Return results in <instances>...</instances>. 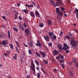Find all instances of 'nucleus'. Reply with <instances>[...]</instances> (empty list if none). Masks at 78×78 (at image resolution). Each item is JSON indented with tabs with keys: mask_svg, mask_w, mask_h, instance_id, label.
<instances>
[{
	"mask_svg": "<svg viewBox=\"0 0 78 78\" xmlns=\"http://www.w3.org/2000/svg\"><path fill=\"white\" fill-rule=\"evenodd\" d=\"M56 12L60 16L58 17L59 18H61V16H64V13L62 11H60V9L58 8L56 9Z\"/></svg>",
	"mask_w": 78,
	"mask_h": 78,
	"instance_id": "obj_1",
	"label": "nucleus"
},
{
	"mask_svg": "<svg viewBox=\"0 0 78 78\" xmlns=\"http://www.w3.org/2000/svg\"><path fill=\"white\" fill-rule=\"evenodd\" d=\"M31 66L30 69L32 71H33L34 73H35L36 71H35V65L34 63V62L33 60L31 61V63H30Z\"/></svg>",
	"mask_w": 78,
	"mask_h": 78,
	"instance_id": "obj_2",
	"label": "nucleus"
},
{
	"mask_svg": "<svg viewBox=\"0 0 78 78\" xmlns=\"http://www.w3.org/2000/svg\"><path fill=\"white\" fill-rule=\"evenodd\" d=\"M70 45H72V47H75L77 45V44L75 40H72L70 41Z\"/></svg>",
	"mask_w": 78,
	"mask_h": 78,
	"instance_id": "obj_3",
	"label": "nucleus"
},
{
	"mask_svg": "<svg viewBox=\"0 0 78 78\" xmlns=\"http://www.w3.org/2000/svg\"><path fill=\"white\" fill-rule=\"evenodd\" d=\"M62 3H63V2L62 1V0H59L58 2H56V4H55V5H54V7H56V6H58L59 5H62Z\"/></svg>",
	"mask_w": 78,
	"mask_h": 78,
	"instance_id": "obj_4",
	"label": "nucleus"
},
{
	"mask_svg": "<svg viewBox=\"0 0 78 78\" xmlns=\"http://www.w3.org/2000/svg\"><path fill=\"white\" fill-rule=\"evenodd\" d=\"M43 37L44 38L45 40V41H48V42H49V41H50V38L48 35H47L46 36H43Z\"/></svg>",
	"mask_w": 78,
	"mask_h": 78,
	"instance_id": "obj_5",
	"label": "nucleus"
},
{
	"mask_svg": "<svg viewBox=\"0 0 78 78\" xmlns=\"http://www.w3.org/2000/svg\"><path fill=\"white\" fill-rule=\"evenodd\" d=\"M30 30L28 29H26L25 30V33L26 36H28L30 35Z\"/></svg>",
	"mask_w": 78,
	"mask_h": 78,
	"instance_id": "obj_6",
	"label": "nucleus"
},
{
	"mask_svg": "<svg viewBox=\"0 0 78 78\" xmlns=\"http://www.w3.org/2000/svg\"><path fill=\"white\" fill-rule=\"evenodd\" d=\"M48 36H49L50 37H51V39L52 40L53 39V35H54V33L52 31L49 32H48Z\"/></svg>",
	"mask_w": 78,
	"mask_h": 78,
	"instance_id": "obj_7",
	"label": "nucleus"
},
{
	"mask_svg": "<svg viewBox=\"0 0 78 78\" xmlns=\"http://www.w3.org/2000/svg\"><path fill=\"white\" fill-rule=\"evenodd\" d=\"M58 50L59 51H62V46L60 44H58Z\"/></svg>",
	"mask_w": 78,
	"mask_h": 78,
	"instance_id": "obj_8",
	"label": "nucleus"
},
{
	"mask_svg": "<svg viewBox=\"0 0 78 78\" xmlns=\"http://www.w3.org/2000/svg\"><path fill=\"white\" fill-rule=\"evenodd\" d=\"M37 43L36 44V45L37 47H41L42 45V44H41V41L38 40H37Z\"/></svg>",
	"mask_w": 78,
	"mask_h": 78,
	"instance_id": "obj_9",
	"label": "nucleus"
},
{
	"mask_svg": "<svg viewBox=\"0 0 78 78\" xmlns=\"http://www.w3.org/2000/svg\"><path fill=\"white\" fill-rule=\"evenodd\" d=\"M28 45L29 47H31L33 45V41H30V43H28Z\"/></svg>",
	"mask_w": 78,
	"mask_h": 78,
	"instance_id": "obj_10",
	"label": "nucleus"
},
{
	"mask_svg": "<svg viewBox=\"0 0 78 78\" xmlns=\"http://www.w3.org/2000/svg\"><path fill=\"white\" fill-rule=\"evenodd\" d=\"M74 14H76V16L77 18L78 19V9H76L74 11Z\"/></svg>",
	"mask_w": 78,
	"mask_h": 78,
	"instance_id": "obj_11",
	"label": "nucleus"
},
{
	"mask_svg": "<svg viewBox=\"0 0 78 78\" xmlns=\"http://www.w3.org/2000/svg\"><path fill=\"white\" fill-rule=\"evenodd\" d=\"M59 53V51H57L56 50H55L53 51V55H56Z\"/></svg>",
	"mask_w": 78,
	"mask_h": 78,
	"instance_id": "obj_12",
	"label": "nucleus"
},
{
	"mask_svg": "<svg viewBox=\"0 0 78 78\" xmlns=\"http://www.w3.org/2000/svg\"><path fill=\"white\" fill-rule=\"evenodd\" d=\"M39 53H40V54H41V55H42L43 58H45V57L46 55L45 53V52H42L41 51H39Z\"/></svg>",
	"mask_w": 78,
	"mask_h": 78,
	"instance_id": "obj_13",
	"label": "nucleus"
},
{
	"mask_svg": "<svg viewBox=\"0 0 78 78\" xmlns=\"http://www.w3.org/2000/svg\"><path fill=\"white\" fill-rule=\"evenodd\" d=\"M70 48V47L69 46H68L67 47H63L62 49L63 50H64L65 51H66V50H67L68 49H69Z\"/></svg>",
	"mask_w": 78,
	"mask_h": 78,
	"instance_id": "obj_14",
	"label": "nucleus"
},
{
	"mask_svg": "<svg viewBox=\"0 0 78 78\" xmlns=\"http://www.w3.org/2000/svg\"><path fill=\"white\" fill-rule=\"evenodd\" d=\"M2 45H6V44H8V42L7 41L5 42L4 41H2Z\"/></svg>",
	"mask_w": 78,
	"mask_h": 78,
	"instance_id": "obj_15",
	"label": "nucleus"
},
{
	"mask_svg": "<svg viewBox=\"0 0 78 78\" xmlns=\"http://www.w3.org/2000/svg\"><path fill=\"white\" fill-rule=\"evenodd\" d=\"M49 1H50V3H51L52 5H54H54H55L56 4H55V2L54 1H53V0H49Z\"/></svg>",
	"mask_w": 78,
	"mask_h": 78,
	"instance_id": "obj_16",
	"label": "nucleus"
},
{
	"mask_svg": "<svg viewBox=\"0 0 78 78\" xmlns=\"http://www.w3.org/2000/svg\"><path fill=\"white\" fill-rule=\"evenodd\" d=\"M71 37H70L69 36V35H67L66 36V37H65L64 38V40H66V39H70L71 38Z\"/></svg>",
	"mask_w": 78,
	"mask_h": 78,
	"instance_id": "obj_17",
	"label": "nucleus"
},
{
	"mask_svg": "<svg viewBox=\"0 0 78 78\" xmlns=\"http://www.w3.org/2000/svg\"><path fill=\"white\" fill-rule=\"evenodd\" d=\"M25 6H27V7H28V8H32V7H33V5L32 4L29 5L26 4Z\"/></svg>",
	"mask_w": 78,
	"mask_h": 78,
	"instance_id": "obj_18",
	"label": "nucleus"
},
{
	"mask_svg": "<svg viewBox=\"0 0 78 78\" xmlns=\"http://www.w3.org/2000/svg\"><path fill=\"white\" fill-rule=\"evenodd\" d=\"M19 28H20V30L24 31V28H23V26H20L19 27Z\"/></svg>",
	"mask_w": 78,
	"mask_h": 78,
	"instance_id": "obj_19",
	"label": "nucleus"
},
{
	"mask_svg": "<svg viewBox=\"0 0 78 78\" xmlns=\"http://www.w3.org/2000/svg\"><path fill=\"white\" fill-rule=\"evenodd\" d=\"M47 23L49 25H52V23H51V21L50 20H48Z\"/></svg>",
	"mask_w": 78,
	"mask_h": 78,
	"instance_id": "obj_20",
	"label": "nucleus"
},
{
	"mask_svg": "<svg viewBox=\"0 0 78 78\" xmlns=\"http://www.w3.org/2000/svg\"><path fill=\"white\" fill-rule=\"evenodd\" d=\"M30 16H31V17H35V15H34V13H33V12H31L30 13Z\"/></svg>",
	"mask_w": 78,
	"mask_h": 78,
	"instance_id": "obj_21",
	"label": "nucleus"
},
{
	"mask_svg": "<svg viewBox=\"0 0 78 78\" xmlns=\"http://www.w3.org/2000/svg\"><path fill=\"white\" fill-rule=\"evenodd\" d=\"M17 55L16 53H15V54L14 56L13 57V59H15V60H17Z\"/></svg>",
	"mask_w": 78,
	"mask_h": 78,
	"instance_id": "obj_22",
	"label": "nucleus"
},
{
	"mask_svg": "<svg viewBox=\"0 0 78 78\" xmlns=\"http://www.w3.org/2000/svg\"><path fill=\"white\" fill-rule=\"evenodd\" d=\"M22 11H23V12H24L25 13H28V11L27 9L22 10Z\"/></svg>",
	"mask_w": 78,
	"mask_h": 78,
	"instance_id": "obj_23",
	"label": "nucleus"
},
{
	"mask_svg": "<svg viewBox=\"0 0 78 78\" xmlns=\"http://www.w3.org/2000/svg\"><path fill=\"white\" fill-rule=\"evenodd\" d=\"M35 14L36 16H37V17H39V16H37L39 15V12H38V11H36L35 12Z\"/></svg>",
	"mask_w": 78,
	"mask_h": 78,
	"instance_id": "obj_24",
	"label": "nucleus"
},
{
	"mask_svg": "<svg viewBox=\"0 0 78 78\" xmlns=\"http://www.w3.org/2000/svg\"><path fill=\"white\" fill-rule=\"evenodd\" d=\"M64 61V58H60V62L61 63H63Z\"/></svg>",
	"mask_w": 78,
	"mask_h": 78,
	"instance_id": "obj_25",
	"label": "nucleus"
},
{
	"mask_svg": "<svg viewBox=\"0 0 78 78\" xmlns=\"http://www.w3.org/2000/svg\"><path fill=\"white\" fill-rule=\"evenodd\" d=\"M36 55H37L38 57H39V58H40L41 57V54H39V53L37 52H36L35 53Z\"/></svg>",
	"mask_w": 78,
	"mask_h": 78,
	"instance_id": "obj_26",
	"label": "nucleus"
},
{
	"mask_svg": "<svg viewBox=\"0 0 78 78\" xmlns=\"http://www.w3.org/2000/svg\"><path fill=\"white\" fill-rule=\"evenodd\" d=\"M43 61L44 62L45 64H48V60L44 59L43 60Z\"/></svg>",
	"mask_w": 78,
	"mask_h": 78,
	"instance_id": "obj_27",
	"label": "nucleus"
},
{
	"mask_svg": "<svg viewBox=\"0 0 78 78\" xmlns=\"http://www.w3.org/2000/svg\"><path fill=\"white\" fill-rule=\"evenodd\" d=\"M35 62L37 66H39V62L37 61V60H35Z\"/></svg>",
	"mask_w": 78,
	"mask_h": 78,
	"instance_id": "obj_28",
	"label": "nucleus"
},
{
	"mask_svg": "<svg viewBox=\"0 0 78 78\" xmlns=\"http://www.w3.org/2000/svg\"><path fill=\"white\" fill-rule=\"evenodd\" d=\"M10 47L13 50L14 49V47H13V45L12 44H10Z\"/></svg>",
	"mask_w": 78,
	"mask_h": 78,
	"instance_id": "obj_29",
	"label": "nucleus"
},
{
	"mask_svg": "<svg viewBox=\"0 0 78 78\" xmlns=\"http://www.w3.org/2000/svg\"><path fill=\"white\" fill-rule=\"evenodd\" d=\"M56 38H57V37H56V35H54L52 36V39H54V40H55V39H56Z\"/></svg>",
	"mask_w": 78,
	"mask_h": 78,
	"instance_id": "obj_30",
	"label": "nucleus"
},
{
	"mask_svg": "<svg viewBox=\"0 0 78 78\" xmlns=\"http://www.w3.org/2000/svg\"><path fill=\"white\" fill-rule=\"evenodd\" d=\"M13 29L16 32L18 31V29L16 27H13Z\"/></svg>",
	"mask_w": 78,
	"mask_h": 78,
	"instance_id": "obj_31",
	"label": "nucleus"
},
{
	"mask_svg": "<svg viewBox=\"0 0 78 78\" xmlns=\"http://www.w3.org/2000/svg\"><path fill=\"white\" fill-rule=\"evenodd\" d=\"M39 26H40V27H41L42 28L44 27V25L43 23H41L39 24Z\"/></svg>",
	"mask_w": 78,
	"mask_h": 78,
	"instance_id": "obj_32",
	"label": "nucleus"
},
{
	"mask_svg": "<svg viewBox=\"0 0 78 78\" xmlns=\"http://www.w3.org/2000/svg\"><path fill=\"white\" fill-rule=\"evenodd\" d=\"M8 36L9 38H11V35H10V31H8Z\"/></svg>",
	"mask_w": 78,
	"mask_h": 78,
	"instance_id": "obj_33",
	"label": "nucleus"
},
{
	"mask_svg": "<svg viewBox=\"0 0 78 78\" xmlns=\"http://www.w3.org/2000/svg\"><path fill=\"white\" fill-rule=\"evenodd\" d=\"M15 42L16 44L17 45V46L19 48L20 47V46H19V44L18 43V42L16 41H15Z\"/></svg>",
	"mask_w": 78,
	"mask_h": 78,
	"instance_id": "obj_34",
	"label": "nucleus"
},
{
	"mask_svg": "<svg viewBox=\"0 0 78 78\" xmlns=\"http://www.w3.org/2000/svg\"><path fill=\"white\" fill-rule=\"evenodd\" d=\"M29 55H32V51L31 49H29Z\"/></svg>",
	"mask_w": 78,
	"mask_h": 78,
	"instance_id": "obj_35",
	"label": "nucleus"
},
{
	"mask_svg": "<svg viewBox=\"0 0 78 78\" xmlns=\"http://www.w3.org/2000/svg\"><path fill=\"white\" fill-rule=\"evenodd\" d=\"M60 57H61L60 59H64V55H62L61 54L59 55Z\"/></svg>",
	"mask_w": 78,
	"mask_h": 78,
	"instance_id": "obj_36",
	"label": "nucleus"
},
{
	"mask_svg": "<svg viewBox=\"0 0 78 78\" xmlns=\"http://www.w3.org/2000/svg\"><path fill=\"white\" fill-rule=\"evenodd\" d=\"M18 16V14H16L15 15V19H17V16Z\"/></svg>",
	"mask_w": 78,
	"mask_h": 78,
	"instance_id": "obj_37",
	"label": "nucleus"
},
{
	"mask_svg": "<svg viewBox=\"0 0 78 78\" xmlns=\"http://www.w3.org/2000/svg\"><path fill=\"white\" fill-rule=\"evenodd\" d=\"M63 45H64V47H68V46H68L67 45V44L66 43H64L63 44Z\"/></svg>",
	"mask_w": 78,
	"mask_h": 78,
	"instance_id": "obj_38",
	"label": "nucleus"
},
{
	"mask_svg": "<svg viewBox=\"0 0 78 78\" xmlns=\"http://www.w3.org/2000/svg\"><path fill=\"white\" fill-rule=\"evenodd\" d=\"M48 46H49V47H52V43H49L48 44Z\"/></svg>",
	"mask_w": 78,
	"mask_h": 78,
	"instance_id": "obj_39",
	"label": "nucleus"
},
{
	"mask_svg": "<svg viewBox=\"0 0 78 78\" xmlns=\"http://www.w3.org/2000/svg\"><path fill=\"white\" fill-rule=\"evenodd\" d=\"M61 64L62 68H63V69H64V68H65V66H64V64Z\"/></svg>",
	"mask_w": 78,
	"mask_h": 78,
	"instance_id": "obj_40",
	"label": "nucleus"
},
{
	"mask_svg": "<svg viewBox=\"0 0 78 78\" xmlns=\"http://www.w3.org/2000/svg\"><path fill=\"white\" fill-rule=\"evenodd\" d=\"M37 78H40V73H38L37 74Z\"/></svg>",
	"mask_w": 78,
	"mask_h": 78,
	"instance_id": "obj_41",
	"label": "nucleus"
},
{
	"mask_svg": "<svg viewBox=\"0 0 78 78\" xmlns=\"http://www.w3.org/2000/svg\"><path fill=\"white\" fill-rule=\"evenodd\" d=\"M61 10L62 11H64V7H62L61 8H60Z\"/></svg>",
	"mask_w": 78,
	"mask_h": 78,
	"instance_id": "obj_42",
	"label": "nucleus"
},
{
	"mask_svg": "<svg viewBox=\"0 0 78 78\" xmlns=\"http://www.w3.org/2000/svg\"><path fill=\"white\" fill-rule=\"evenodd\" d=\"M23 26L25 28H27V24H26V23H24Z\"/></svg>",
	"mask_w": 78,
	"mask_h": 78,
	"instance_id": "obj_43",
	"label": "nucleus"
},
{
	"mask_svg": "<svg viewBox=\"0 0 78 78\" xmlns=\"http://www.w3.org/2000/svg\"><path fill=\"white\" fill-rule=\"evenodd\" d=\"M63 34V32H62V31H61L60 34V36H62V35Z\"/></svg>",
	"mask_w": 78,
	"mask_h": 78,
	"instance_id": "obj_44",
	"label": "nucleus"
},
{
	"mask_svg": "<svg viewBox=\"0 0 78 78\" xmlns=\"http://www.w3.org/2000/svg\"><path fill=\"white\" fill-rule=\"evenodd\" d=\"M20 59L21 62H23V59H22V57L20 58Z\"/></svg>",
	"mask_w": 78,
	"mask_h": 78,
	"instance_id": "obj_45",
	"label": "nucleus"
},
{
	"mask_svg": "<svg viewBox=\"0 0 78 78\" xmlns=\"http://www.w3.org/2000/svg\"><path fill=\"white\" fill-rule=\"evenodd\" d=\"M75 66L77 67H78V62H76L75 63Z\"/></svg>",
	"mask_w": 78,
	"mask_h": 78,
	"instance_id": "obj_46",
	"label": "nucleus"
},
{
	"mask_svg": "<svg viewBox=\"0 0 78 78\" xmlns=\"http://www.w3.org/2000/svg\"><path fill=\"white\" fill-rule=\"evenodd\" d=\"M36 69H37V70H38V71H39V66H37Z\"/></svg>",
	"mask_w": 78,
	"mask_h": 78,
	"instance_id": "obj_47",
	"label": "nucleus"
},
{
	"mask_svg": "<svg viewBox=\"0 0 78 78\" xmlns=\"http://www.w3.org/2000/svg\"><path fill=\"white\" fill-rule=\"evenodd\" d=\"M6 52L7 53H8V54H10V53H11L10 51H7Z\"/></svg>",
	"mask_w": 78,
	"mask_h": 78,
	"instance_id": "obj_48",
	"label": "nucleus"
},
{
	"mask_svg": "<svg viewBox=\"0 0 78 78\" xmlns=\"http://www.w3.org/2000/svg\"><path fill=\"white\" fill-rule=\"evenodd\" d=\"M53 72H57V70L55 69H53Z\"/></svg>",
	"mask_w": 78,
	"mask_h": 78,
	"instance_id": "obj_49",
	"label": "nucleus"
},
{
	"mask_svg": "<svg viewBox=\"0 0 78 78\" xmlns=\"http://www.w3.org/2000/svg\"><path fill=\"white\" fill-rule=\"evenodd\" d=\"M19 19L20 20H22V18L20 17V16H19Z\"/></svg>",
	"mask_w": 78,
	"mask_h": 78,
	"instance_id": "obj_50",
	"label": "nucleus"
},
{
	"mask_svg": "<svg viewBox=\"0 0 78 78\" xmlns=\"http://www.w3.org/2000/svg\"><path fill=\"white\" fill-rule=\"evenodd\" d=\"M2 17L3 19H6V17L5 16H2Z\"/></svg>",
	"mask_w": 78,
	"mask_h": 78,
	"instance_id": "obj_51",
	"label": "nucleus"
},
{
	"mask_svg": "<svg viewBox=\"0 0 78 78\" xmlns=\"http://www.w3.org/2000/svg\"><path fill=\"white\" fill-rule=\"evenodd\" d=\"M37 9H39V8H40V5H37Z\"/></svg>",
	"mask_w": 78,
	"mask_h": 78,
	"instance_id": "obj_52",
	"label": "nucleus"
},
{
	"mask_svg": "<svg viewBox=\"0 0 78 78\" xmlns=\"http://www.w3.org/2000/svg\"><path fill=\"white\" fill-rule=\"evenodd\" d=\"M6 77L7 78H12L11 76H10V75L7 76Z\"/></svg>",
	"mask_w": 78,
	"mask_h": 78,
	"instance_id": "obj_53",
	"label": "nucleus"
},
{
	"mask_svg": "<svg viewBox=\"0 0 78 78\" xmlns=\"http://www.w3.org/2000/svg\"><path fill=\"white\" fill-rule=\"evenodd\" d=\"M72 62H69L68 63V64L69 65V66H70L72 65Z\"/></svg>",
	"mask_w": 78,
	"mask_h": 78,
	"instance_id": "obj_54",
	"label": "nucleus"
},
{
	"mask_svg": "<svg viewBox=\"0 0 78 78\" xmlns=\"http://www.w3.org/2000/svg\"><path fill=\"white\" fill-rule=\"evenodd\" d=\"M6 16H9V12H6Z\"/></svg>",
	"mask_w": 78,
	"mask_h": 78,
	"instance_id": "obj_55",
	"label": "nucleus"
},
{
	"mask_svg": "<svg viewBox=\"0 0 78 78\" xmlns=\"http://www.w3.org/2000/svg\"><path fill=\"white\" fill-rule=\"evenodd\" d=\"M56 58L57 59H59L60 58V56H58V57H56Z\"/></svg>",
	"mask_w": 78,
	"mask_h": 78,
	"instance_id": "obj_56",
	"label": "nucleus"
},
{
	"mask_svg": "<svg viewBox=\"0 0 78 78\" xmlns=\"http://www.w3.org/2000/svg\"><path fill=\"white\" fill-rule=\"evenodd\" d=\"M20 5V3H19L17 4V5L18 7H19V6Z\"/></svg>",
	"mask_w": 78,
	"mask_h": 78,
	"instance_id": "obj_57",
	"label": "nucleus"
},
{
	"mask_svg": "<svg viewBox=\"0 0 78 78\" xmlns=\"http://www.w3.org/2000/svg\"><path fill=\"white\" fill-rule=\"evenodd\" d=\"M76 59L75 58H74L73 59V62H76Z\"/></svg>",
	"mask_w": 78,
	"mask_h": 78,
	"instance_id": "obj_58",
	"label": "nucleus"
},
{
	"mask_svg": "<svg viewBox=\"0 0 78 78\" xmlns=\"http://www.w3.org/2000/svg\"><path fill=\"white\" fill-rule=\"evenodd\" d=\"M68 34L70 36H72V34H71V32H69Z\"/></svg>",
	"mask_w": 78,
	"mask_h": 78,
	"instance_id": "obj_59",
	"label": "nucleus"
},
{
	"mask_svg": "<svg viewBox=\"0 0 78 78\" xmlns=\"http://www.w3.org/2000/svg\"><path fill=\"white\" fill-rule=\"evenodd\" d=\"M66 53H69V50H67L66 51Z\"/></svg>",
	"mask_w": 78,
	"mask_h": 78,
	"instance_id": "obj_60",
	"label": "nucleus"
},
{
	"mask_svg": "<svg viewBox=\"0 0 78 78\" xmlns=\"http://www.w3.org/2000/svg\"><path fill=\"white\" fill-rule=\"evenodd\" d=\"M15 48L16 49V51H18V48L17 47V46H16L15 47Z\"/></svg>",
	"mask_w": 78,
	"mask_h": 78,
	"instance_id": "obj_61",
	"label": "nucleus"
},
{
	"mask_svg": "<svg viewBox=\"0 0 78 78\" xmlns=\"http://www.w3.org/2000/svg\"><path fill=\"white\" fill-rule=\"evenodd\" d=\"M41 70L42 72H44V68H42Z\"/></svg>",
	"mask_w": 78,
	"mask_h": 78,
	"instance_id": "obj_62",
	"label": "nucleus"
},
{
	"mask_svg": "<svg viewBox=\"0 0 78 78\" xmlns=\"http://www.w3.org/2000/svg\"><path fill=\"white\" fill-rule=\"evenodd\" d=\"M74 31H75L78 34V30H74Z\"/></svg>",
	"mask_w": 78,
	"mask_h": 78,
	"instance_id": "obj_63",
	"label": "nucleus"
},
{
	"mask_svg": "<svg viewBox=\"0 0 78 78\" xmlns=\"http://www.w3.org/2000/svg\"><path fill=\"white\" fill-rule=\"evenodd\" d=\"M25 78H30V76L27 75V76Z\"/></svg>",
	"mask_w": 78,
	"mask_h": 78,
	"instance_id": "obj_64",
	"label": "nucleus"
}]
</instances>
